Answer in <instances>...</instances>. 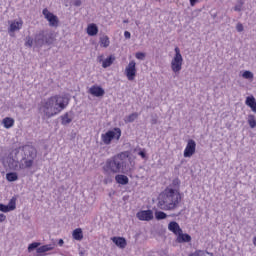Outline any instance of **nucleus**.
<instances>
[{"label":"nucleus","mask_w":256,"mask_h":256,"mask_svg":"<svg viewBox=\"0 0 256 256\" xmlns=\"http://www.w3.org/2000/svg\"><path fill=\"white\" fill-rule=\"evenodd\" d=\"M104 183H105V185H107V183H111V180H109V179H104Z\"/></svg>","instance_id":"nucleus-42"},{"label":"nucleus","mask_w":256,"mask_h":256,"mask_svg":"<svg viewBox=\"0 0 256 256\" xmlns=\"http://www.w3.org/2000/svg\"><path fill=\"white\" fill-rule=\"evenodd\" d=\"M42 15H44L50 27H59V17L50 12L49 9L44 8L42 11Z\"/></svg>","instance_id":"nucleus-8"},{"label":"nucleus","mask_w":256,"mask_h":256,"mask_svg":"<svg viewBox=\"0 0 256 256\" xmlns=\"http://www.w3.org/2000/svg\"><path fill=\"white\" fill-rule=\"evenodd\" d=\"M236 29H237V31H239V33H241V31H243V24L238 23V24L236 25Z\"/></svg>","instance_id":"nucleus-35"},{"label":"nucleus","mask_w":256,"mask_h":256,"mask_svg":"<svg viewBox=\"0 0 256 256\" xmlns=\"http://www.w3.org/2000/svg\"><path fill=\"white\" fill-rule=\"evenodd\" d=\"M176 241H177V243H190V241H191V235H189V234H183V232H180V233L177 235Z\"/></svg>","instance_id":"nucleus-19"},{"label":"nucleus","mask_w":256,"mask_h":256,"mask_svg":"<svg viewBox=\"0 0 256 256\" xmlns=\"http://www.w3.org/2000/svg\"><path fill=\"white\" fill-rule=\"evenodd\" d=\"M189 1H190L191 7H195V5H197V3L199 2V0H189Z\"/></svg>","instance_id":"nucleus-37"},{"label":"nucleus","mask_w":256,"mask_h":256,"mask_svg":"<svg viewBox=\"0 0 256 256\" xmlns=\"http://www.w3.org/2000/svg\"><path fill=\"white\" fill-rule=\"evenodd\" d=\"M253 245L256 246V237L253 238Z\"/></svg>","instance_id":"nucleus-44"},{"label":"nucleus","mask_w":256,"mask_h":256,"mask_svg":"<svg viewBox=\"0 0 256 256\" xmlns=\"http://www.w3.org/2000/svg\"><path fill=\"white\" fill-rule=\"evenodd\" d=\"M25 47H33V38L29 36L26 38Z\"/></svg>","instance_id":"nucleus-32"},{"label":"nucleus","mask_w":256,"mask_h":256,"mask_svg":"<svg viewBox=\"0 0 256 256\" xmlns=\"http://www.w3.org/2000/svg\"><path fill=\"white\" fill-rule=\"evenodd\" d=\"M181 192L179 189L166 187L158 197L157 207L162 211H175L181 203Z\"/></svg>","instance_id":"nucleus-2"},{"label":"nucleus","mask_w":256,"mask_h":256,"mask_svg":"<svg viewBox=\"0 0 256 256\" xmlns=\"http://www.w3.org/2000/svg\"><path fill=\"white\" fill-rule=\"evenodd\" d=\"M69 105V99L65 96L54 95L41 102L40 111L46 119L59 115Z\"/></svg>","instance_id":"nucleus-1"},{"label":"nucleus","mask_w":256,"mask_h":256,"mask_svg":"<svg viewBox=\"0 0 256 256\" xmlns=\"http://www.w3.org/2000/svg\"><path fill=\"white\" fill-rule=\"evenodd\" d=\"M113 139H115L116 141H119V139H121V128H114L101 134V141L103 145H111Z\"/></svg>","instance_id":"nucleus-4"},{"label":"nucleus","mask_w":256,"mask_h":256,"mask_svg":"<svg viewBox=\"0 0 256 256\" xmlns=\"http://www.w3.org/2000/svg\"><path fill=\"white\" fill-rule=\"evenodd\" d=\"M196 151H197V142H195V140L193 139H189L184 149L183 156L185 158H191L192 156L195 155Z\"/></svg>","instance_id":"nucleus-9"},{"label":"nucleus","mask_w":256,"mask_h":256,"mask_svg":"<svg viewBox=\"0 0 256 256\" xmlns=\"http://www.w3.org/2000/svg\"><path fill=\"white\" fill-rule=\"evenodd\" d=\"M71 121H73V118H71V116H69L68 112H66L64 115L61 116V124L62 125H69V123H71Z\"/></svg>","instance_id":"nucleus-25"},{"label":"nucleus","mask_w":256,"mask_h":256,"mask_svg":"<svg viewBox=\"0 0 256 256\" xmlns=\"http://www.w3.org/2000/svg\"><path fill=\"white\" fill-rule=\"evenodd\" d=\"M128 81H135V77H137V63L135 60H131L125 68L124 71Z\"/></svg>","instance_id":"nucleus-6"},{"label":"nucleus","mask_w":256,"mask_h":256,"mask_svg":"<svg viewBox=\"0 0 256 256\" xmlns=\"http://www.w3.org/2000/svg\"><path fill=\"white\" fill-rule=\"evenodd\" d=\"M130 155V151H124L107 159L103 166L104 173H125Z\"/></svg>","instance_id":"nucleus-3"},{"label":"nucleus","mask_w":256,"mask_h":256,"mask_svg":"<svg viewBox=\"0 0 256 256\" xmlns=\"http://www.w3.org/2000/svg\"><path fill=\"white\" fill-rule=\"evenodd\" d=\"M47 251H53V246L51 244L37 248V253H47Z\"/></svg>","instance_id":"nucleus-27"},{"label":"nucleus","mask_w":256,"mask_h":256,"mask_svg":"<svg viewBox=\"0 0 256 256\" xmlns=\"http://www.w3.org/2000/svg\"><path fill=\"white\" fill-rule=\"evenodd\" d=\"M124 37H125V39H131V32L125 31L124 32Z\"/></svg>","instance_id":"nucleus-36"},{"label":"nucleus","mask_w":256,"mask_h":256,"mask_svg":"<svg viewBox=\"0 0 256 256\" xmlns=\"http://www.w3.org/2000/svg\"><path fill=\"white\" fill-rule=\"evenodd\" d=\"M138 155H140V157H142V159H145L147 157V154L145 153V151H140L138 153Z\"/></svg>","instance_id":"nucleus-38"},{"label":"nucleus","mask_w":256,"mask_h":256,"mask_svg":"<svg viewBox=\"0 0 256 256\" xmlns=\"http://www.w3.org/2000/svg\"><path fill=\"white\" fill-rule=\"evenodd\" d=\"M135 57H136V59H139L140 61H143V59H145V53H143V52H137V53L135 54Z\"/></svg>","instance_id":"nucleus-34"},{"label":"nucleus","mask_w":256,"mask_h":256,"mask_svg":"<svg viewBox=\"0 0 256 256\" xmlns=\"http://www.w3.org/2000/svg\"><path fill=\"white\" fill-rule=\"evenodd\" d=\"M115 181L119 185H127V184H129V177H127L126 175H123V174H118L115 176Z\"/></svg>","instance_id":"nucleus-20"},{"label":"nucleus","mask_w":256,"mask_h":256,"mask_svg":"<svg viewBox=\"0 0 256 256\" xmlns=\"http://www.w3.org/2000/svg\"><path fill=\"white\" fill-rule=\"evenodd\" d=\"M175 55L171 61V69L173 73H180L183 69V55H181V49L175 47Z\"/></svg>","instance_id":"nucleus-5"},{"label":"nucleus","mask_w":256,"mask_h":256,"mask_svg":"<svg viewBox=\"0 0 256 256\" xmlns=\"http://www.w3.org/2000/svg\"><path fill=\"white\" fill-rule=\"evenodd\" d=\"M7 219V216L5 214H0V223H3Z\"/></svg>","instance_id":"nucleus-39"},{"label":"nucleus","mask_w":256,"mask_h":256,"mask_svg":"<svg viewBox=\"0 0 256 256\" xmlns=\"http://www.w3.org/2000/svg\"><path fill=\"white\" fill-rule=\"evenodd\" d=\"M114 62H115V56L110 55L108 58H106V59L102 62V67H103V69H107V67H111Z\"/></svg>","instance_id":"nucleus-22"},{"label":"nucleus","mask_w":256,"mask_h":256,"mask_svg":"<svg viewBox=\"0 0 256 256\" xmlns=\"http://www.w3.org/2000/svg\"><path fill=\"white\" fill-rule=\"evenodd\" d=\"M6 179L10 183H13V181H17V179H19V176L17 175L16 172H9L6 174Z\"/></svg>","instance_id":"nucleus-26"},{"label":"nucleus","mask_w":256,"mask_h":256,"mask_svg":"<svg viewBox=\"0 0 256 256\" xmlns=\"http://www.w3.org/2000/svg\"><path fill=\"white\" fill-rule=\"evenodd\" d=\"M168 229L169 231H171L172 233H174V235H178L179 233H183V230L181 229V226H179V223L172 221L168 224Z\"/></svg>","instance_id":"nucleus-15"},{"label":"nucleus","mask_w":256,"mask_h":256,"mask_svg":"<svg viewBox=\"0 0 256 256\" xmlns=\"http://www.w3.org/2000/svg\"><path fill=\"white\" fill-rule=\"evenodd\" d=\"M39 243L37 242H33L28 246V251H33V249H37V247H39Z\"/></svg>","instance_id":"nucleus-33"},{"label":"nucleus","mask_w":256,"mask_h":256,"mask_svg":"<svg viewBox=\"0 0 256 256\" xmlns=\"http://www.w3.org/2000/svg\"><path fill=\"white\" fill-rule=\"evenodd\" d=\"M22 151H25V146L22 147Z\"/></svg>","instance_id":"nucleus-45"},{"label":"nucleus","mask_w":256,"mask_h":256,"mask_svg":"<svg viewBox=\"0 0 256 256\" xmlns=\"http://www.w3.org/2000/svg\"><path fill=\"white\" fill-rule=\"evenodd\" d=\"M112 241L120 249H125V247H127V240L124 237H113Z\"/></svg>","instance_id":"nucleus-17"},{"label":"nucleus","mask_w":256,"mask_h":256,"mask_svg":"<svg viewBox=\"0 0 256 256\" xmlns=\"http://www.w3.org/2000/svg\"><path fill=\"white\" fill-rule=\"evenodd\" d=\"M234 10H236V11H241V7L236 6V7L234 8Z\"/></svg>","instance_id":"nucleus-43"},{"label":"nucleus","mask_w":256,"mask_h":256,"mask_svg":"<svg viewBox=\"0 0 256 256\" xmlns=\"http://www.w3.org/2000/svg\"><path fill=\"white\" fill-rule=\"evenodd\" d=\"M15 209H17V198L13 197L8 205L5 204H0V211H2V213H9V211H15Z\"/></svg>","instance_id":"nucleus-10"},{"label":"nucleus","mask_w":256,"mask_h":256,"mask_svg":"<svg viewBox=\"0 0 256 256\" xmlns=\"http://www.w3.org/2000/svg\"><path fill=\"white\" fill-rule=\"evenodd\" d=\"M29 152H30L29 157L22 158V163L20 165L21 169H31V166L33 165V163H35L37 152L35 151L34 148H30Z\"/></svg>","instance_id":"nucleus-7"},{"label":"nucleus","mask_w":256,"mask_h":256,"mask_svg":"<svg viewBox=\"0 0 256 256\" xmlns=\"http://www.w3.org/2000/svg\"><path fill=\"white\" fill-rule=\"evenodd\" d=\"M72 237L76 241H82L83 240V230L81 228H76L72 233Z\"/></svg>","instance_id":"nucleus-23"},{"label":"nucleus","mask_w":256,"mask_h":256,"mask_svg":"<svg viewBox=\"0 0 256 256\" xmlns=\"http://www.w3.org/2000/svg\"><path fill=\"white\" fill-rule=\"evenodd\" d=\"M86 33L89 37H95V35L99 33V27H97V24L95 23L89 24L87 26Z\"/></svg>","instance_id":"nucleus-16"},{"label":"nucleus","mask_w":256,"mask_h":256,"mask_svg":"<svg viewBox=\"0 0 256 256\" xmlns=\"http://www.w3.org/2000/svg\"><path fill=\"white\" fill-rule=\"evenodd\" d=\"M248 125L249 127H251V129H255L256 127L255 115L253 114L248 115Z\"/></svg>","instance_id":"nucleus-28"},{"label":"nucleus","mask_w":256,"mask_h":256,"mask_svg":"<svg viewBox=\"0 0 256 256\" xmlns=\"http://www.w3.org/2000/svg\"><path fill=\"white\" fill-rule=\"evenodd\" d=\"M35 40L37 45H49L51 44V38L49 39H45V31H40L36 36H35Z\"/></svg>","instance_id":"nucleus-12"},{"label":"nucleus","mask_w":256,"mask_h":256,"mask_svg":"<svg viewBox=\"0 0 256 256\" xmlns=\"http://www.w3.org/2000/svg\"><path fill=\"white\" fill-rule=\"evenodd\" d=\"M242 77L244 79H253V74L251 73V71H244V73L242 74Z\"/></svg>","instance_id":"nucleus-31"},{"label":"nucleus","mask_w":256,"mask_h":256,"mask_svg":"<svg viewBox=\"0 0 256 256\" xmlns=\"http://www.w3.org/2000/svg\"><path fill=\"white\" fill-rule=\"evenodd\" d=\"M137 117H139V114L137 112H135V113L128 115L124 121H125V123H133V121H135V119H137Z\"/></svg>","instance_id":"nucleus-29"},{"label":"nucleus","mask_w":256,"mask_h":256,"mask_svg":"<svg viewBox=\"0 0 256 256\" xmlns=\"http://www.w3.org/2000/svg\"><path fill=\"white\" fill-rule=\"evenodd\" d=\"M245 105H247V107H250L253 113H256V100L254 96H248L246 98Z\"/></svg>","instance_id":"nucleus-18"},{"label":"nucleus","mask_w":256,"mask_h":256,"mask_svg":"<svg viewBox=\"0 0 256 256\" xmlns=\"http://www.w3.org/2000/svg\"><path fill=\"white\" fill-rule=\"evenodd\" d=\"M155 218L157 219V221H161L162 219H167V213L163 211H156Z\"/></svg>","instance_id":"nucleus-30"},{"label":"nucleus","mask_w":256,"mask_h":256,"mask_svg":"<svg viewBox=\"0 0 256 256\" xmlns=\"http://www.w3.org/2000/svg\"><path fill=\"white\" fill-rule=\"evenodd\" d=\"M89 93L94 97H103V95H105V90L101 86L93 85L89 89Z\"/></svg>","instance_id":"nucleus-13"},{"label":"nucleus","mask_w":256,"mask_h":256,"mask_svg":"<svg viewBox=\"0 0 256 256\" xmlns=\"http://www.w3.org/2000/svg\"><path fill=\"white\" fill-rule=\"evenodd\" d=\"M139 221H153V211L152 210H141L136 214Z\"/></svg>","instance_id":"nucleus-11"},{"label":"nucleus","mask_w":256,"mask_h":256,"mask_svg":"<svg viewBox=\"0 0 256 256\" xmlns=\"http://www.w3.org/2000/svg\"><path fill=\"white\" fill-rule=\"evenodd\" d=\"M2 125L4 126L5 129H11V127H14L15 125V119L11 117H5L2 120Z\"/></svg>","instance_id":"nucleus-21"},{"label":"nucleus","mask_w":256,"mask_h":256,"mask_svg":"<svg viewBox=\"0 0 256 256\" xmlns=\"http://www.w3.org/2000/svg\"><path fill=\"white\" fill-rule=\"evenodd\" d=\"M23 27V20H19V21H12L10 23V26H9V33H15V31H20V29H22Z\"/></svg>","instance_id":"nucleus-14"},{"label":"nucleus","mask_w":256,"mask_h":256,"mask_svg":"<svg viewBox=\"0 0 256 256\" xmlns=\"http://www.w3.org/2000/svg\"><path fill=\"white\" fill-rule=\"evenodd\" d=\"M100 46L104 47V49H107V47H109V45H111V41L109 40V36L107 35H103L100 37Z\"/></svg>","instance_id":"nucleus-24"},{"label":"nucleus","mask_w":256,"mask_h":256,"mask_svg":"<svg viewBox=\"0 0 256 256\" xmlns=\"http://www.w3.org/2000/svg\"><path fill=\"white\" fill-rule=\"evenodd\" d=\"M74 5H75L76 7L81 6V0H77V1H75Z\"/></svg>","instance_id":"nucleus-41"},{"label":"nucleus","mask_w":256,"mask_h":256,"mask_svg":"<svg viewBox=\"0 0 256 256\" xmlns=\"http://www.w3.org/2000/svg\"><path fill=\"white\" fill-rule=\"evenodd\" d=\"M64 243H65V242L63 241V239H60V240L58 241L59 247H63Z\"/></svg>","instance_id":"nucleus-40"}]
</instances>
